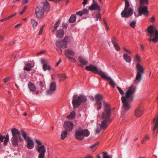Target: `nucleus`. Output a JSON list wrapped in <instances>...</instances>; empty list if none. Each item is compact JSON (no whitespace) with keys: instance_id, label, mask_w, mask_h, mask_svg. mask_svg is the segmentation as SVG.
Masks as SVG:
<instances>
[{"instance_id":"1","label":"nucleus","mask_w":158,"mask_h":158,"mask_svg":"<svg viewBox=\"0 0 158 158\" xmlns=\"http://www.w3.org/2000/svg\"><path fill=\"white\" fill-rule=\"evenodd\" d=\"M136 90L135 87L132 86L129 87L128 89L125 93V96L121 97L123 104L122 108L124 111L129 110L131 107V103L133 99V94Z\"/></svg>"},{"instance_id":"2","label":"nucleus","mask_w":158,"mask_h":158,"mask_svg":"<svg viewBox=\"0 0 158 158\" xmlns=\"http://www.w3.org/2000/svg\"><path fill=\"white\" fill-rule=\"evenodd\" d=\"M86 70L88 71H91L95 73H98L104 79L106 80L107 81H110L109 84L113 88H114L115 84L113 80L110 77H107L105 75V73L103 72L101 70L98 71V69L96 67L92 65H90L89 66H86L85 67Z\"/></svg>"},{"instance_id":"3","label":"nucleus","mask_w":158,"mask_h":158,"mask_svg":"<svg viewBox=\"0 0 158 158\" xmlns=\"http://www.w3.org/2000/svg\"><path fill=\"white\" fill-rule=\"evenodd\" d=\"M50 6L47 0L41 3L39 6H37L35 9V15L38 19L42 18L44 16V11H49Z\"/></svg>"},{"instance_id":"4","label":"nucleus","mask_w":158,"mask_h":158,"mask_svg":"<svg viewBox=\"0 0 158 158\" xmlns=\"http://www.w3.org/2000/svg\"><path fill=\"white\" fill-rule=\"evenodd\" d=\"M147 30L148 35L150 37V38L148 39V40L150 42L152 41L155 43L158 40V31L156 27L153 25H150L148 27Z\"/></svg>"},{"instance_id":"5","label":"nucleus","mask_w":158,"mask_h":158,"mask_svg":"<svg viewBox=\"0 0 158 158\" xmlns=\"http://www.w3.org/2000/svg\"><path fill=\"white\" fill-rule=\"evenodd\" d=\"M103 104L104 110L101 115V118L102 119L110 121L111 113V108L109 105L107 103L106 101H103Z\"/></svg>"},{"instance_id":"6","label":"nucleus","mask_w":158,"mask_h":158,"mask_svg":"<svg viewBox=\"0 0 158 158\" xmlns=\"http://www.w3.org/2000/svg\"><path fill=\"white\" fill-rule=\"evenodd\" d=\"M13 137L11 139V141L13 145L14 146H17L18 145V139L20 141H22L23 139L20 138V135H22V131H24L23 130L19 131L18 129L16 128H13L11 131Z\"/></svg>"},{"instance_id":"7","label":"nucleus","mask_w":158,"mask_h":158,"mask_svg":"<svg viewBox=\"0 0 158 158\" xmlns=\"http://www.w3.org/2000/svg\"><path fill=\"white\" fill-rule=\"evenodd\" d=\"M73 98L72 103L74 109L77 108L82 103L85 102L87 100L86 97L83 95H81L79 96L75 95Z\"/></svg>"},{"instance_id":"8","label":"nucleus","mask_w":158,"mask_h":158,"mask_svg":"<svg viewBox=\"0 0 158 158\" xmlns=\"http://www.w3.org/2000/svg\"><path fill=\"white\" fill-rule=\"evenodd\" d=\"M136 67L137 69V72L136 79L134 82L135 83L138 84L142 79V75L144 73V69L139 63L136 64Z\"/></svg>"},{"instance_id":"9","label":"nucleus","mask_w":158,"mask_h":158,"mask_svg":"<svg viewBox=\"0 0 158 158\" xmlns=\"http://www.w3.org/2000/svg\"><path fill=\"white\" fill-rule=\"evenodd\" d=\"M90 133L87 129L82 130H78L75 132V138L78 140H82L84 137H88Z\"/></svg>"},{"instance_id":"10","label":"nucleus","mask_w":158,"mask_h":158,"mask_svg":"<svg viewBox=\"0 0 158 158\" xmlns=\"http://www.w3.org/2000/svg\"><path fill=\"white\" fill-rule=\"evenodd\" d=\"M129 2L127 0H125L124 9L121 13L122 17L127 18L131 16L133 14V11L131 8H129Z\"/></svg>"},{"instance_id":"11","label":"nucleus","mask_w":158,"mask_h":158,"mask_svg":"<svg viewBox=\"0 0 158 158\" xmlns=\"http://www.w3.org/2000/svg\"><path fill=\"white\" fill-rule=\"evenodd\" d=\"M143 5H141V6L138 9V14H136V13L134 12V15L135 16H140L142 14L146 16L148 15V13L147 7L146 6H142Z\"/></svg>"},{"instance_id":"12","label":"nucleus","mask_w":158,"mask_h":158,"mask_svg":"<svg viewBox=\"0 0 158 158\" xmlns=\"http://www.w3.org/2000/svg\"><path fill=\"white\" fill-rule=\"evenodd\" d=\"M95 99L96 100L95 105L98 110L100 109L102 107V102L103 103V101H105L103 99V96L101 95L98 94L95 97Z\"/></svg>"},{"instance_id":"13","label":"nucleus","mask_w":158,"mask_h":158,"mask_svg":"<svg viewBox=\"0 0 158 158\" xmlns=\"http://www.w3.org/2000/svg\"><path fill=\"white\" fill-rule=\"evenodd\" d=\"M22 136L25 140L27 142V146L29 149H31L34 147V143L33 141L31 140L30 138L26 136V133L24 131H22Z\"/></svg>"},{"instance_id":"14","label":"nucleus","mask_w":158,"mask_h":158,"mask_svg":"<svg viewBox=\"0 0 158 158\" xmlns=\"http://www.w3.org/2000/svg\"><path fill=\"white\" fill-rule=\"evenodd\" d=\"M56 85L55 82H51L50 85L49 89L47 91V94L48 95H51L53 91L56 89Z\"/></svg>"},{"instance_id":"15","label":"nucleus","mask_w":158,"mask_h":158,"mask_svg":"<svg viewBox=\"0 0 158 158\" xmlns=\"http://www.w3.org/2000/svg\"><path fill=\"white\" fill-rule=\"evenodd\" d=\"M64 127L65 130L67 131H70L73 128V125L71 122L67 121L64 123Z\"/></svg>"},{"instance_id":"16","label":"nucleus","mask_w":158,"mask_h":158,"mask_svg":"<svg viewBox=\"0 0 158 158\" xmlns=\"http://www.w3.org/2000/svg\"><path fill=\"white\" fill-rule=\"evenodd\" d=\"M143 113V110L140 107H137L134 111L135 115L137 118L140 117Z\"/></svg>"},{"instance_id":"17","label":"nucleus","mask_w":158,"mask_h":158,"mask_svg":"<svg viewBox=\"0 0 158 158\" xmlns=\"http://www.w3.org/2000/svg\"><path fill=\"white\" fill-rule=\"evenodd\" d=\"M56 45L58 47L65 48L67 47V44L66 42L58 40L56 42Z\"/></svg>"},{"instance_id":"18","label":"nucleus","mask_w":158,"mask_h":158,"mask_svg":"<svg viewBox=\"0 0 158 158\" xmlns=\"http://www.w3.org/2000/svg\"><path fill=\"white\" fill-rule=\"evenodd\" d=\"M75 54L74 52L71 49H68L65 51V55L68 59L71 58L72 56H73Z\"/></svg>"},{"instance_id":"19","label":"nucleus","mask_w":158,"mask_h":158,"mask_svg":"<svg viewBox=\"0 0 158 158\" xmlns=\"http://www.w3.org/2000/svg\"><path fill=\"white\" fill-rule=\"evenodd\" d=\"M34 65V63L33 61H30L26 64V66L24 67L23 69L25 70L30 71Z\"/></svg>"},{"instance_id":"20","label":"nucleus","mask_w":158,"mask_h":158,"mask_svg":"<svg viewBox=\"0 0 158 158\" xmlns=\"http://www.w3.org/2000/svg\"><path fill=\"white\" fill-rule=\"evenodd\" d=\"M109 121L105 119H102V121L101 122V123L99 125L101 129H106L108 126L109 124H108V122Z\"/></svg>"},{"instance_id":"21","label":"nucleus","mask_w":158,"mask_h":158,"mask_svg":"<svg viewBox=\"0 0 158 158\" xmlns=\"http://www.w3.org/2000/svg\"><path fill=\"white\" fill-rule=\"evenodd\" d=\"M4 139H5L4 141V144L6 145L7 144V142L9 140V135L8 134L6 135V137L4 136H3L2 135H0V141L1 142H3Z\"/></svg>"},{"instance_id":"22","label":"nucleus","mask_w":158,"mask_h":158,"mask_svg":"<svg viewBox=\"0 0 158 158\" xmlns=\"http://www.w3.org/2000/svg\"><path fill=\"white\" fill-rule=\"evenodd\" d=\"M89 9L91 10H97L99 11H100L101 9L100 6L98 5L92 4L89 7Z\"/></svg>"},{"instance_id":"23","label":"nucleus","mask_w":158,"mask_h":158,"mask_svg":"<svg viewBox=\"0 0 158 158\" xmlns=\"http://www.w3.org/2000/svg\"><path fill=\"white\" fill-rule=\"evenodd\" d=\"M64 35V31L61 29L58 30L56 33V36L60 38H62Z\"/></svg>"},{"instance_id":"24","label":"nucleus","mask_w":158,"mask_h":158,"mask_svg":"<svg viewBox=\"0 0 158 158\" xmlns=\"http://www.w3.org/2000/svg\"><path fill=\"white\" fill-rule=\"evenodd\" d=\"M117 40L115 38H114V39L111 40L112 43L114 45V47L115 49L117 51H118L120 50V47L116 43Z\"/></svg>"},{"instance_id":"25","label":"nucleus","mask_w":158,"mask_h":158,"mask_svg":"<svg viewBox=\"0 0 158 158\" xmlns=\"http://www.w3.org/2000/svg\"><path fill=\"white\" fill-rule=\"evenodd\" d=\"M123 58L127 62L129 63L131 62V57L129 56L126 53L124 54Z\"/></svg>"},{"instance_id":"26","label":"nucleus","mask_w":158,"mask_h":158,"mask_svg":"<svg viewBox=\"0 0 158 158\" xmlns=\"http://www.w3.org/2000/svg\"><path fill=\"white\" fill-rule=\"evenodd\" d=\"M37 149L40 153H45L46 151V148L44 145L38 147Z\"/></svg>"},{"instance_id":"27","label":"nucleus","mask_w":158,"mask_h":158,"mask_svg":"<svg viewBox=\"0 0 158 158\" xmlns=\"http://www.w3.org/2000/svg\"><path fill=\"white\" fill-rule=\"evenodd\" d=\"M28 88L32 91H34L36 90V87L35 85L31 82H29L28 84Z\"/></svg>"},{"instance_id":"28","label":"nucleus","mask_w":158,"mask_h":158,"mask_svg":"<svg viewBox=\"0 0 158 158\" xmlns=\"http://www.w3.org/2000/svg\"><path fill=\"white\" fill-rule=\"evenodd\" d=\"M57 76L60 81H64L66 77V76L65 74H58Z\"/></svg>"},{"instance_id":"29","label":"nucleus","mask_w":158,"mask_h":158,"mask_svg":"<svg viewBox=\"0 0 158 158\" xmlns=\"http://www.w3.org/2000/svg\"><path fill=\"white\" fill-rule=\"evenodd\" d=\"M78 60L81 64L84 65H85L87 64V61L83 57L81 56H79L78 57Z\"/></svg>"},{"instance_id":"30","label":"nucleus","mask_w":158,"mask_h":158,"mask_svg":"<svg viewBox=\"0 0 158 158\" xmlns=\"http://www.w3.org/2000/svg\"><path fill=\"white\" fill-rule=\"evenodd\" d=\"M76 19V17L75 15H72L69 19V21L71 23H73L75 22Z\"/></svg>"},{"instance_id":"31","label":"nucleus","mask_w":158,"mask_h":158,"mask_svg":"<svg viewBox=\"0 0 158 158\" xmlns=\"http://www.w3.org/2000/svg\"><path fill=\"white\" fill-rule=\"evenodd\" d=\"M75 111H72L69 115L67 116V117L69 119H73L75 118Z\"/></svg>"},{"instance_id":"32","label":"nucleus","mask_w":158,"mask_h":158,"mask_svg":"<svg viewBox=\"0 0 158 158\" xmlns=\"http://www.w3.org/2000/svg\"><path fill=\"white\" fill-rule=\"evenodd\" d=\"M43 67L44 70L46 71L47 70L50 71L51 69V68L50 66L47 64H43Z\"/></svg>"},{"instance_id":"33","label":"nucleus","mask_w":158,"mask_h":158,"mask_svg":"<svg viewBox=\"0 0 158 158\" xmlns=\"http://www.w3.org/2000/svg\"><path fill=\"white\" fill-rule=\"evenodd\" d=\"M102 158H112V155H109L108 153L106 152H104L102 153Z\"/></svg>"},{"instance_id":"34","label":"nucleus","mask_w":158,"mask_h":158,"mask_svg":"<svg viewBox=\"0 0 158 158\" xmlns=\"http://www.w3.org/2000/svg\"><path fill=\"white\" fill-rule=\"evenodd\" d=\"M67 131H63L61 134V138L62 140H64L66 137L67 135Z\"/></svg>"},{"instance_id":"35","label":"nucleus","mask_w":158,"mask_h":158,"mask_svg":"<svg viewBox=\"0 0 158 158\" xmlns=\"http://www.w3.org/2000/svg\"><path fill=\"white\" fill-rule=\"evenodd\" d=\"M60 20H59L58 21H57L55 24L54 25L53 27V29L52 30L53 31H55L57 29L59 25L60 24Z\"/></svg>"},{"instance_id":"36","label":"nucleus","mask_w":158,"mask_h":158,"mask_svg":"<svg viewBox=\"0 0 158 158\" xmlns=\"http://www.w3.org/2000/svg\"><path fill=\"white\" fill-rule=\"evenodd\" d=\"M31 23L32 25V27L34 29H35L36 27L38 24V23L33 19L31 20Z\"/></svg>"},{"instance_id":"37","label":"nucleus","mask_w":158,"mask_h":158,"mask_svg":"<svg viewBox=\"0 0 158 158\" xmlns=\"http://www.w3.org/2000/svg\"><path fill=\"white\" fill-rule=\"evenodd\" d=\"M99 143L97 142L94 143V145H93L92 146L90 147V148H92V150L93 152H94L96 150L97 148V147L96 146Z\"/></svg>"},{"instance_id":"38","label":"nucleus","mask_w":158,"mask_h":158,"mask_svg":"<svg viewBox=\"0 0 158 158\" xmlns=\"http://www.w3.org/2000/svg\"><path fill=\"white\" fill-rule=\"evenodd\" d=\"M140 5H148V0H139Z\"/></svg>"},{"instance_id":"39","label":"nucleus","mask_w":158,"mask_h":158,"mask_svg":"<svg viewBox=\"0 0 158 158\" xmlns=\"http://www.w3.org/2000/svg\"><path fill=\"white\" fill-rule=\"evenodd\" d=\"M158 128V117H157L154 126L153 128V130L155 131L157 128Z\"/></svg>"},{"instance_id":"40","label":"nucleus","mask_w":158,"mask_h":158,"mask_svg":"<svg viewBox=\"0 0 158 158\" xmlns=\"http://www.w3.org/2000/svg\"><path fill=\"white\" fill-rule=\"evenodd\" d=\"M149 139V138L146 135L144 139L142 140L141 143H144L146 141L148 140Z\"/></svg>"},{"instance_id":"41","label":"nucleus","mask_w":158,"mask_h":158,"mask_svg":"<svg viewBox=\"0 0 158 158\" xmlns=\"http://www.w3.org/2000/svg\"><path fill=\"white\" fill-rule=\"evenodd\" d=\"M136 22L135 21H132L129 24V25L132 28H134L135 27Z\"/></svg>"},{"instance_id":"42","label":"nucleus","mask_w":158,"mask_h":158,"mask_svg":"<svg viewBox=\"0 0 158 158\" xmlns=\"http://www.w3.org/2000/svg\"><path fill=\"white\" fill-rule=\"evenodd\" d=\"M135 59L137 61V62H139L140 61V57L138 54L136 55Z\"/></svg>"},{"instance_id":"43","label":"nucleus","mask_w":158,"mask_h":158,"mask_svg":"<svg viewBox=\"0 0 158 158\" xmlns=\"http://www.w3.org/2000/svg\"><path fill=\"white\" fill-rule=\"evenodd\" d=\"M117 88L120 94L122 96L124 95V93L123 90L119 87H117Z\"/></svg>"},{"instance_id":"44","label":"nucleus","mask_w":158,"mask_h":158,"mask_svg":"<svg viewBox=\"0 0 158 158\" xmlns=\"http://www.w3.org/2000/svg\"><path fill=\"white\" fill-rule=\"evenodd\" d=\"M96 18L97 19L96 20L98 21V19H99V20H100L101 19V16L99 11L98 12V13L97 14L96 16Z\"/></svg>"},{"instance_id":"45","label":"nucleus","mask_w":158,"mask_h":158,"mask_svg":"<svg viewBox=\"0 0 158 158\" xmlns=\"http://www.w3.org/2000/svg\"><path fill=\"white\" fill-rule=\"evenodd\" d=\"M45 153H40L38 156V158H44Z\"/></svg>"},{"instance_id":"46","label":"nucleus","mask_w":158,"mask_h":158,"mask_svg":"<svg viewBox=\"0 0 158 158\" xmlns=\"http://www.w3.org/2000/svg\"><path fill=\"white\" fill-rule=\"evenodd\" d=\"M44 26L43 25L41 27V28H40V30L39 31L38 35H40L42 34V33L43 32Z\"/></svg>"},{"instance_id":"47","label":"nucleus","mask_w":158,"mask_h":158,"mask_svg":"<svg viewBox=\"0 0 158 158\" xmlns=\"http://www.w3.org/2000/svg\"><path fill=\"white\" fill-rule=\"evenodd\" d=\"M82 11L83 15L87 14L88 13V10L87 9H84Z\"/></svg>"},{"instance_id":"48","label":"nucleus","mask_w":158,"mask_h":158,"mask_svg":"<svg viewBox=\"0 0 158 158\" xmlns=\"http://www.w3.org/2000/svg\"><path fill=\"white\" fill-rule=\"evenodd\" d=\"M69 36H65L63 40V41L66 42V43L67 42L69 41Z\"/></svg>"},{"instance_id":"49","label":"nucleus","mask_w":158,"mask_h":158,"mask_svg":"<svg viewBox=\"0 0 158 158\" xmlns=\"http://www.w3.org/2000/svg\"><path fill=\"white\" fill-rule=\"evenodd\" d=\"M27 7L26 6H25L23 8V10L21 11L20 12V15H22L25 11V10L27 9Z\"/></svg>"},{"instance_id":"50","label":"nucleus","mask_w":158,"mask_h":158,"mask_svg":"<svg viewBox=\"0 0 158 158\" xmlns=\"http://www.w3.org/2000/svg\"><path fill=\"white\" fill-rule=\"evenodd\" d=\"M76 15H78L80 16H81L83 15V13L82 11L77 12L76 13Z\"/></svg>"},{"instance_id":"51","label":"nucleus","mask_w":158,"mask_h":158,"mask_svg":"<svg viewBox=\"0 0 158 158\" xmlns=\"http://www.w3.org/2000/svg\"><path fill=\"white\" fill-rule=\"evenodd\" d=\"M41 63L43 64H47L46 60L44 59H42L41 60Z\"/></svg>"},{"instance_id":"52","label":"nucleus","mask_w":158,"mask_h":158,"mask_svg":"<svg viewBox=\"0 0 158 158\" xmlns=\"http://www.w3.org/2000/svg\"><path fill=\"white\" fill-rule=\"evenodd\" d=\"M102 129H101V128L99 129V128H98L95 130L96 133L97 134L99 133L101 131Z\"/></svg>"},{"instance_id":"53","label":"nucleus","mask_w":158,"mask_h":158,"mask_svg":"<svg viewBox=\"0 0 158 158\" xmlns=\"http://www.w3.org/2000/svg\"><path fill=\"white\" fill-rule=\"evenodd\" d=\"M10 80V77H7L4 79V82H6Z\"/></svg>"},{"instance_id":"54","label":"nucleus","mask_w":158,"mask_h":158,"mask_svg":"<svg viewBox=\"0 0 158 158\" xmlns=\"http://www.w3.org/2000/svg\"><path fill=\"white\" fill-rule=\"evenodd\" d=\"M155 18L154 17H152L150 19V21L152 23H154L155 22Z\"/></svg>"},{"instance_id":"55","label":"nucleus","mask_w":158,"mask_h":158,"mask_svg":"<svg viewBox=\"0 0 158 158\" xmlns=\"http://www.w3.org/2000/svg\"><path fill=\"white\" fill-rule=\"evenodd\" d=\"M29 2V0H23L22 1V3L23 4L27 3Z\"/></svg>"},{"instance_id":"56","label":"nucleus","mask_w":158,"mask_h":158,"mask_svg":"<svg viewBox=\"0 0 158 158\" xmlns=\"http://www.w3.org/2000/svg\"><path fill=\"white\" fill-rule=\"evenodd\" d=\"M35 141L39 145H41L42 144L41 142L38 139H36L35 140Z\"/></svg>"},{"instance_id":"57","label":"nucleus","mask_w":158,"mask_h":158,"mask_svg":"<svg viewBox=\"0 0 158 158\" xmlns=\"http://www.w3.org/2000/svg\"><path fill=\"white\" fill-rule=\"evenodd\" d=\"M69 59L71 61H73V62H76V59L74 58H73L72 57H71V58H70Z\"/></svg>"},{"instance_id":"58","label":"nucleus","mask_w":158,"mask_h":158,"mask_svg":"<svg viewBox=\"0 0 158 158\" xmlns=\"http://www.w3.org/2000/svg\"><path fill=\"white\" fill-rule=\"evenodd\" d=\"M88 0H84V1L82 2V4L85 6L87 3Z\"/></svg>"},{"instance_id":"59","label":"nucleus","mask_w":158,"mask_h":158,"mask_svg":"<svg viewBox=\"0 0 158 158\" xmlns=\"http://www.w3.org/2000/svg\"><path fill=\"white\" fill-rule=\"evenodd\" d=\"M61 60L60 59L58 61V62L56 63V66H58L59 65V64L61 63Z\"/></svg>"},{"instance_id":"60","label":"nucleus","mask_w":158,"mask_h":158,"mask_svg":"<svg viewBox=\"0 0 158 158\" xmlns=\"http://www.w3.org/2000/svg\"><path fill=\"white\" fill-rule=\"evenodd\" d=\"M57 51L59 53L61 54L62 52V51L61 49H57Z\"/></svg>"},{"instance_id":"61","label":"nucleus","mask_w":158,"mask_h":158,"mask_svg":"<svg viewBox=\"0 0 158 158\" xmlns=\"http://www.w3.org/2000/svg\"><path fill=\"white\" fill-rule=\"evenodd\" d=\"M140 48L142 51H143L144 50V47L142 44H140Z\"/></svg>"},{"instance_id":"62","label":"nucleus","mask_w":158,"mask_h":158,"mask_svg":"<svg viewBox=\"0 0 158 158\" xmlns=\"http://www.w3.org/2000/svg\"><path fill=\"white\" fill-rule=\"evenodd\" d=\"M21 25V23H20V24H17L15 26V28H17L18 27H19Z\"/></svg>"},{"instance_id":"63","label":"nucleus","mask_w":158,"mask_h":158,"mask_svg":"<svg viewBox=\"0 0 158 158\" xmlns=\"http://www.w3.org/2000/svg\"><path fill=\"white\" fill-rule=\"evenodd\" d=\"M93 3L92 4L98 5V2H96L95 0H93Z\"/></svg>"},{"instance_id":"64","label":"nucleus","mask_w":158,"mask_h":158,"mask_svg":"<svg viewBox=\"0 0 158 158\" xmlns=\"http://www.w3.org/2000/svg\"><path fill=\"white\" fill-rule=\"evenodd\" d=\"M85 158H93L92 156L89 155L87 156H86L85 157Z\"/></svg>"}]
</instances>
